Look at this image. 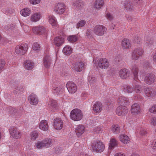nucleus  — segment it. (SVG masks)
Segmentation results:
<instances>
[{"label":"nucleus","mask_w":156,"mask_h":156,"mask_svg":"<svg viewBox=\"0 0 156 156\" xmlns=\"http://www.w3.org/2000/svg\"><path fill=\"white\" fill-rule=\"evenodd\" d=\"M91 146L93 151L97 153H101L105 150V146L101 140H96L92 143Z\"/></svg>","instance_id":"1"},{"label":"nucleus","mask_w":156,"mask_h":156,"mask_svg":"<svg viewBox=\"0 0 156 156\" xmlns=\"http://www.w3.org/2000/svg\"><path fill=\"white\" fill-rule=\"evenodd\" d=\"M28 49L27 44L22 43L16 46L15 48V52L18 55H22L27 53Z\"/></svg>","instance_id":"2"},{"label":"nucleus","mask_w":156,"mask_h":156,"mask_svg":"<svg viewBox=\"0 0 156 156\" xmlns=\"http://www.w3.org/2000/svg\"><path fill=\"white\" fill-rule=\"evenodd\" d=\"M32 31L35 34L46 37L47 35L48 30L44 26L39 25L33 27L32 28Z\"/></svg>","instance_id":"3"},{"label":"nucleus","mask_w":156,"mask_h":156,"mask_svg":"<svg viewBox=\"0 0 156 156\" xmlns=\"http://www.w3.org/2000/svg\"><path fill=\"white\" fill-rule=\"evenodd\" d=\"M83 117L82 112L80 109L75 108L73 109L70 113L71 119L75 121H80Z\"/></svg>","instance_id":"4"},{"label":"nucleus","mask_w":156,"mask_h":156,"mask_svg":"<svg viewBox=\"0 0 156 156\" xmlns=\"http://www.w3.org/2000/svg\"><path fill=\"white\" fill-rule=\"evenodd\" d=\"M66 8V5L63 3L58 2L54 6L53 11L56 14L62 15L65 12Z\"/></svg>","instance_id":"5"},{"label":"nucleus","mask_w":156,"mask_h":156,"mask_svg":"<svg viewBox=\"0 0 156 156\" xmlns=\"http://www.w3.org/2000/svg\"><path fill=\"white\" fill-rule=\"evenodd\" d=\"M145 95L151 99H154L156 98V88L151 87H146L144 90Z\"/></svg>","instance_id":"6"},{"label":"nucleus","mask_w":156,"mask_h":156,"mask_svg":"<svg viewBox=\"0 0 156 156\" xmlns=\"http://www.w3.org/2000/svg\"><path fill=\"white\" fill-rule=\"evenodd\" d=\"M9 132L12 137L16 139H20L22 136L20 131L15 127L12 126L9 129Z\"/></svg>","instance_id":"7"},{"label":"nucleus","mask_w":156,"mask_h":156,"mask_svg":"<svg viewBox=\"0 0 156 156\" xmlns=\"http://www.w3.org/2000/svg\"><path fill=\"white\" fill-rule=\"evenodd\" d=\"M106 28L102 25H97L94 27V32L96 35L102 36L107 32Z\"/></svg>","instance_id":"8"},{"label":"nucleus","mask_w":156,"mask_h":156,"mask_svg":"<svg viewBox=\"0 0 156 156\" xmlns=\"http://www.w3.org/2000/svg\"><path fill=\"white\" fill-rule=\"evenodd\" d=\"M128 111V109L126 107L120 105L117 107L116 113L118 116H123L126 115Z\"/></svg>","instance_id":"9"},{"label":"nucleus","mask_w":156,"mask_h":156,"mask_svg":"<svg viewBox=\"0 0 156 156\" xmlns=\"http://www.w3.org/2000/svg\"><path fill=\"white\" fill-rule=\"evenodd\" d=\"M42 17L40 12H37L32 14L30 17V20L32 23H36L39 21Z\"/></svg>","instance_id":"10"},{"label":"nucleus","mask_w":156,"mask_h":156,"mask_svg":"<svg viewBox=\"0 0 156 156\" xmlns=\"http://www.w3.org/2000/svg\"><path fill=\"white\" fill-rule=\"evenodd\" d=\"M98 64L99 67L104 69H107L109 66L108 60L105 58H100L98 61Z\"/></svg>","instance_id":"11"},{"label":"nucleus","mask_w":156,"mask_h":156,"mask_svg":"<svg viewBox=\"0 0 156 156\" xmlns=\"http://www.w3.org/2000/svg\"><path fill=\"white\" fill-rule=\"evenodd\" d=\"M63 122L59 118H56L54 120L53 126L55 129L61 130L63 127Z\"/></svg>","instance_id":"12"},{"label":"nucleus","mask_w":156,"mask_h":156,"mask_svg":"<svg viewBox=\"0 0 156 156\" xmlns=\"http://www.w3.org/2000/svg\"><path fill=\"white\" fill-rule=\"evenodd\" d=\"M155 76L154 74L148 73L145 77L144 81L147 84L151 85L155 82Z\"/></svg>","instance_id":"13"},{"label":"nucleus","mask_w":156,"mask_h":156,"mask_svg":"<svg viewBox=\"0 0 156 156\" xmlns=\"http://www.w3.org/2000/svg\"><path fill=\"white\" fill-rule=\"evenodd\" d=\"M66 87L70 93H75L77 90V87L75 84L71 82H69L66 84Z\"/></svg>","instance_id":"14"},{"label":"nucleus","mask_w":156,"mask_h":156,"mask_svg":"<svg viewBox=\"0 0 156 156\" xmlns=\"http://www.w3.org/2000/svg\"><path fill=\"white\" fill-rule=\"evenodd\" d=\"M48 107L50 111L52 112L55 111L58 108L57 101L55 100H51L48 102Z\"/></svg>","instance_id":"15"},{"label":"nucleus","mask_w":156,"mask_h":156,"mask_svg":"<svg viewBox=\"0 0 156 156\" xmlns=\"http://www.w3.org/2000/svg\"><path fill=\"white\" fill-rule=\"evenodd\" d=\"M28 100L30 104L32 105H36L38 102L37 96L34 94H31L28 97Z\"/></svg>","instance_id":"16"},{"label":"nucleus","mask_w":156,"mask_h":156,"mask_svg":"<svg viewBox=\"0 0 156 156\" xmlns=\"http://www.w3.org/2000/svg\"><path fill=\"white\" fill-rule=\"evenodd\" d=\"M131 114L133 115L138 114L140 112V108L139 105L135 103L131 106Z\"/></svg>","instance_id":"17"},{"label":"nucleus","mask_w":156,"mask_h":156,"mask_svg":"<svg viewBox=\"0 0 156 156\" xmlns=\"http://www.w3.org/2000/svg\"><path fill=\"white\" fill-rule=\"evenodd\" d=\"M65 42L64 38L61 37H55L53 41V44L57 47L61 46Z\"/></svg>","instance_id":"18"},{"label":"nucleus","mask_w":156,"mask_h":156,"mask_svg":"<svg viewBox=\"0 0 156 156\" xmlns=\"http://www.w3.org/2000/svg\"><path fill=\"white\" fill-rule=\"evenodd\" d=\"M83 68V63L82 62L76 63L73 64L72 69L77 72H80Z\"/></svg>","instance_id":"19"},{"label":"nucleus","mask_w":156,"mask_h":156,"mask_svg":"<svg viewBox=\"0 0 156 156\" xmlns=\"http://www.w3.org/2000/svg\"><path fill=\"white\" fill-rule=\"evenodd\" d=\"M119 138L120 141L124 144H126L130 142L129 138L125 134H120L119 136Z\"/></svg>","instance_id":"20"},{"label":"nucleus","mask_w":156,"mask_h":156,"mask_svg":"<svg viewBox=\"0 0 156 156\" xmlns=\"http://www.w3.org/2000/svg\"><path fill=\"white\" fill-rule=\"evenodd\" d=\"M48 19L49 23L53 28H55L57 27V22L56 19L54 16L50 15L48 16Z\"/></svg>","instance_id":"21"},{"label":"nucleus","mask_w":156,"mask_h":156,"mask_svg":"<svg viewBox=\"0 0 156 156\" xmlns=\"http://www.w3.org/2000/svg\"><path fill=\"white\" fill-rule=\"evenodd\" d=\"M121 45L123 49H128L131 47V43L130 41L127 38H124L122 41Z\"/></svg>","instance_id":"22"},{"label":"nucleus","mask_w":156,"mask_h":156,"mask_svg":"<svg viewBox=\"0 0 156 156\" xmlns=\"http://www.w3.org/2000/svg\"><path fill=\"white\" fill-rule=\"evenodd\" d=\"M48 125L47 121L46 120L41 121L39 124V128L42 130L47 131L48 129Z\"/></svg>","instance_id":"23"},{"label":"nucleus","mask_w":156,"mask_h":156,"mask_svg":"<svg viewBox=\"0 0 156 156\" xmlns=\"http://www.w3.org/2000/svg\"><path fill=\"white\" fill-rule=\"evenodd\" d=\"M85 131V127L82 125L78 126L75 129V132L78 137L81 136Z\"/></svg>","instance_id":"24"},{"label":"nucleus","mask_w":156,"mask_h":156,"mask_svg":"<svg viewBox=\"0 0 156 156\" xmlns=\"http://www.w3.org/2000/svg\"><path fill=\"white\" fill-rule=\"evenodd\" d=\"M24 68L28 70H30L34 68V64L33 62L30 60H27L24 63Z\"/></svg>","instance_id":"25"},{"label":"nucleus","mask_w":156,"mask_h":156,"mask_svg":"<svg viewBox=\"0 0 156 156\" xmlns=\"http://www.w3.org/2000/svg\"><path fill=\"white\" fill-rule=\"evenodd\" d=\"M104 3L103 0H96L94 4V8L97 10H100L102 8Z\"/></svg>","instance_id":"26"},{"label":"nucleus","mask_w":156,"mask_h":156,"mask_svg":"<svg viewBox=\"0 0 156 156\" xmlns=\"http://www.w3.org/2000/svg\"><path fill=\"white\" fill-rule=\"evenodd\" d=\"M102 109V105L99 102H97L93 105V109L94 112L99 113L101 112Z\"/></svg>","instance_id":"27"},{"label":"nucleus","mask_w":156,"mask_h":156,"mask_svg":"<svg viewBox=\"0 0 156 156\" xmlns=\"http://www.w3.org/2000/svg\"><path fill=\"white\" fill-rule=\"evenodd\" d=\"M31 12V9L29 8L25 7L22 9L20 11L21 15L23 17H27L30 15Z\"/></svg>","instance_id":"28"},{"label":"nucleus","mask_w":156,"mask_h":156,"mask_svg":"<svg viewBox=\"0 0 156 156\" xmlns=\"http://www.w3.org/2000/svg\"><path fill=\"white\" fill-rule=\"evenodd\" d=\"M119 74L122 79H126L129 76L128 70L126 69H121L119 71Z\"/></svg>","instance_id":"29"},{"label":"nucleus","mask_w":156,"mask_h":156,"mask_svg":"<svg viewBox=\"0 0 156 156\" xmlns=\"http://www.w3.org/2000/svg\"><path fill=\"white\" fill-rule=\"evenodd\" d=\"M117 102L121 105H127L129 103L128 99L123 96L120 97L117 100Z\"/></svg>","instance_id":"30"},{"label":"nucleus","mask_w":156,"mask_h":156,"mask_svg":"<svg viewBox=\"0 0 156 156\" xmlns=\"http://www.w3.org/2000/svg\"><path fill=\"white\" fill-rule=\"evenodd\" d=\"M131 72L133 75L134 80L136 82H138L139 80L137 78L138 69L136 66L134 65L133 66L131 69Z\"/></svg>","instance_id":"31"},{"label":"nucleus","mask_w":156,"mask_h":156,"mask_svg":"<svg viewBox=\"0 0 156 156\" xmlns=\"http://www.w3.org/2000/svg\"><path fill=\"white\" fill-rule=\"evenodd\" d=\"M45 147H49L52 144V140L51 139L49 138H45L42 140Z\"/></svg>","instance_id":"32"},{"label":"nucleus","mask_w":156,"mask_h":156,"mask_svg":"<svg viewBox=\"0 0 156 156\" xmlns=\"http://www.w3.org/2000/svg\"><path fill=\"white\" fill-rule=\"evenodd\" d=\"M73 49L70 46L66 45L63 48V53L66 55H69L71 54L72 52Z\"/></svg>","instance_id":"33"},{"label":"nucleus","mask_w":156,"mask_h":156,"mask_svg":"<svg viewBox=\"0 0 156 156\" xmlns=\"http://www.w3.org/2000/svg\"><path fill=\"white\" fill-rule=\"evenodd\" d=\"M118 142L115 138H112L110 140L109 144V148L110 149H113L115 147L117 146Z\"/></svg>","instance_id":"34"},{"label":"nucleus","mask_w":156,"mask_h":156,"mask_svg":"<svg viewBox=\"0 0 156 156\" xmlns=\"http://www.w3.org/2000/svg\"><path fill=\"white\" fill-rule=\"evenodd\" d=\"M134 91L137 93H140L143 90V87L140 83L136 84L133 87Z\"/></svg>","instance_id":"35"},{"label":"nucleus","mask_w":156,"mask_h":156,"mask_svg":"<svg viewBox=\"0 0 156 156\" xmlns=\"http://www.w3.org/2000/svg\"><path fill=\"white\" fill-rule=\"evenodd\" d=\"M51 59L49 56H46L43 60V63L45 67H48L51 63Z\"/></svg>","instance_id":"36"},{"label":"nucleus","mask_w":156,"mask_h":156,"mask_svg":"<svg viewBox=\"0 0 156 156\" xmlns=\"http://www.w3.org/2000/svg\"><path fill=\"white\" fill-rule=\"evenodd\" d=\"M111 129L114 134H117L119 133L120 129L118 125L113 124L112 126Z\"/></svg>","instance_id":"37"},{"label":"nucleus","mask_w":156,"mask_h":156,"mask_svg":"<svg viewBox=\"0 0 156 156\" xmlns=\"http://www.w3.org/2000/svg\"><path fill=\"white\" fill-rule=\"evenodd\" d=\"M39 136L38 132L37 131H34L32 132L30 134V139L32 141L35 140Z\"/></svg>","instance_id":"38"},{"label":"nucleus","mask_w":156,"mask_h":156,"mask_svg":"<svg viewBox=\"0 0 156 156\" xmlns=\"http://www.w3.org/2000/svg\"><path fill=\"white\" fill-rule=\"evenodd\" d=\"M53 92L56 95L62 94L63 92V89L60 87H54L53 88Z\"/></svg>","instance_id":"39"},{"label":"nucleus","mask_w":156,"mask_h":156,"mask_svg":"<svg viewBox=\"0 0 156 156\" xmlns=\"http://www.w3.org/2000/svg\"><path fill=\"white\" fill-rule=\"evenodd\" d=\"M34 147L37 149H41L43 147H45L43 140H38L35 143Z\"/></svg>","instance_id":"40"},{"label":"nucleus","mask_w":156,"mask_h":156,"mask_svg":"<svg viewBox=\"0 0 156 156\" xmlns=\"http://www.w3.org/2000/svg\"><path fill=\"white\" fill-rule=\"evenodd\" d=\"M136 54L140 56H142L144 53V50L141 47H139L135 49L133 51Z\"/></svg>","instance_id":"41"},{"label":"nucleus","mask_w":156,"mask_h":156,"mask_svg":"<svg viewBox=\"0 0 156 156\" xmlns=\"http://www.w3.org/2000/svg\"><path fill=\"white\" fill-rule=\"evenodd\" d=\"M73 5L74 7L77 9H80L83 5L82 2L80 1H76L73 3Z\"/></svg>","instance_id":"42"},{"label":"nucleus","mask_w":156,"mask_h":156,"mask_svg":"<svg viewBox=\"0 0 156 156\" xmlns=\"http://www.w3.org/2000/svg\"><path fill=\"white\" fill-rule=\"evenodd\" d=\"M67 40L70 42L73 43L77 40V38L75 35H70L67 37Z\"/></svg>","instance_id":"43"},{"label":"nucleus","mask_w":156,"mask_h":156,"mask_svg":"<svg viewBox=\"0 0 156 156\" xmlns=\"http://www.w3.org/2000/svg\"><path fill=\"white\" fill-rule=\"evenodd\" d=\"M86 24V22L85 20H82L79 21L76 25V27L77 28L80 27H83Z\"/></svg>","instance_id":"44"},{"label":"nucleus","mask_w":156,"mask_h":156,"mask_svg":"<svg viewBox=\"0 0 156 156\" xmlns=\"http://www.w3.org/2000/svg\"><path fill=\"white\" fill-rule=\"evenodd\" d=\"M32 49L35 51H37L40 50V45L37 42H35L32 45Z\"/></svg>","instance_id":"45"},{"label":"nucleus","mask_w":156,"mask_h":156,"mask_svg":"<svg viewBox=\"0 0 156 156\" xmlns=\"http://www.w3.org/2000/svg\"><path fill=\"white\" fill-rule=\"evenodd\" d=\"M124 90L125 92L127 93H131L133 91V89L129 86H125L124 87Z\"/></svg>","instance_id":"46"},{"label":"nucleus","mask_w":156,"mask_h":156,"mask_svg":"<svg viewBox=\"0 0 156 156\" xmlns=\"http://www.w3.org/2000/svg\"><path fill=\"white\" fill-rule=\"evenodd\" d=\"M149 112L153 114H156V104L153 105L149 109Z\"/></svg>","instance_id":"47"},{"label":"nucleus","mask_w":156,"mask_h":156,"mask_svg":"<svg viewBox=\"0 0 156 156\" xmlns=\"http://www.w3.org/2000/svg\"><path fill=\"white\" fill-rule=\"evenodd\" d=\"M88 79V81L90 84H93L96 81L95 77L91 76H89Z\"/></svg>","instance_id":"48"},{"label":"nucleus","mask_w":156,"mask_h":156,"mask_svg":"<svg viewBox=\"0 0 156 156\" xmlns=\"http://www.w3.org/2000/svg\"><path fill=\"white\" fill-rule=\"evenodd\" d=\"M41 0H29L30 3L32 5H36L39 4Z\"/></svg>","instance_id":"49"},{"label":"nucleus","mask_w":156,"mask_h":156,"mask_svg":"<svg viewBox=\"0 0 156 156\" xmlns=\"http://www.w3.org/2000/svg\"><path fill=\"white\" fill-rule=\"evenodd\" d=\"M125 8L127 10H130L133 8V6L130 5L129 3L127 2H126L124 5Z\"/></svg>","instance_id":"50"},{"label":"nucleus","mask_w":156,"mask_h":156,"mask_svg":"<svg viewBox=\"0 0 156 156\" xmlns=\"http://www.w3.org/2000/svg\"><path fill=\"white\" fill-rule=\"evenodd\" d=\"M133 41L136 44L140 43L141 41V38L138 37L134 36L133 37Z\"/></svg>","instance_id":"51"},{"label":"nucleus","mask_w":156,"mask_h":156,"mask_svg":"<svg viewBox=\"0 0 156 156\" xmlns=\"http://www.w3.org/2000/svg\"><path fill=\"white\" fill-rule=\"evenodd\" d=\"M5 65V62L4 60H0V71L2 70Z\"/></svg>","instance_id":"52"},{"label":"nucleus","mask_w":156,"mask_h":156,"mask_svg":"<svg viewBox=\"0 0 156 156\" xmlns=\"http://www.w3.org/2000/svg\"><path fill=\"white\" fill-rule=\"evenodd\" d=\"M138 58V57L136 55V54L133 51L131 55V59L132 60H136Z\"/></svg>","instance_id":"53"},{"label":"nucleus","mask_w":156,"mask_h":156,"mask_svg":"<svg viewBox=\"0 0 156 156\" xmlns=\"http://www.w3.org/2000/svg\"><path fill=\"white\" fill-rule=\"evenodd\" d=\"M151 123L154 126L156 125V117H153L151 121Z\"/></svg>","instance_id":"54"},{"label":"nucleus","mask_w":156,"mask_h":156,"mask_svg":"<svg viewBox=\"0 0 156 156\" xmlns=\"http://www.w3.org/2000/svg\"><path fill=\"white\" fill-rule=\"evenodd\" d=\"M147 132L146 130L141 129L140 131V134L142 136H144L145 135L147 134Z\"/></svg>","instance_id":"55"},{"label":"nucleus","mask_w":156,"mask_h":156,"mask_svg":"<svg viewBox=\"0 0 156 156\" xmlns=\"http://www.w3.org/2000/svg\"><path fill=\"white\" fill-rule=\"evenodd\" d=\"M151 147L154 150L156 151V139L153 140L151 144Z\"/></svg>","instance_id":"56"},{"label":"nucleus","mask_w":156,"mask_h":156,"mask_svg":"<svg viewBox=\"0 0 156 156\" xmlns=\"http://www.w3.org/2000/svg\"><path fill=\"white\" fill-rule=\"evenodd\" d=\"M106 18L109 20H112L113 18L112 15L110 13H107L106 14Z\"/></svg>","instance_id":"57"},{"label":"nucleus","mask_w":156,"mask_h":156,"mask_svg":"<svg viewBox=\"0 0 156 156\" xmlns=\"http://www.w3.org/2000/svg\"><path fill=\"white\" fill-rule=\"evenodd\" d=\"M81 96L83 99H85L87 97V94L85 93H83L81 94Z\"/></svg>","instance_id":"58"},{"label":"nucleus","mask_w":156,"mask_h":156,"mask_svg":"<svg viewBox=\"0 0 156 156\" xmlns=\"http://www.w3.org/2000/svg\"><path fill=\"white\" fill-rule=\"evenodd\" d=\"M114 156H126V155L122 152L117 153L114 155Z\"/></svg>","instance_id":"59"},{"label":"nucleus","mask_w":156,"mask_h":156,"mask_svg":"<svg viewBox=\"0 0 156 156\" xmlns=\"http://www.w3.org/2000/svg\"><path fill=\"white\" fill-rule=\"evenodd\" d=\"M152 58L153 61L156 63V52L152 54Z\"/></svg>","instance_id":"60"},{"label":"nucleus","mask_w":156,"mask_h":156,"mask_svg":"<svg viewBox=\"0 0 156 156\" xmlns=\"http://www.w3.org/2000/svg\"><path fill=\"white\" fill-rule=\"evenodd\" d=\"M19 90V88L18 87H17L14 90V93L15 94H16L17 93L18 91Z\"/></svg>","instance_id":"61"},{"label":"nucleus","mask_w":156,"mask_h":156,"mask_svg":"<svg viewBox=\"0 0 156 156\" xmlns=\"http://www.w3.org/2000/svg\"><path fill=\"white\" fill-rule=\"evenodd\" d=\"M130 156H140L139 155L136 153L133 154Z\"/></svg>","instance_id":"62"},{"label":"nucleus","mask_w":156,"mask_h":156,"mask_svg":"<svg viewBox=\"0 0 156 156\" xmlns=\"http://www.w3.org/2000/svg\"><path fill=\"white\" fill-rule=\"evenodd\" d=\"M126 18H127V19L129 20H130L131 19L130 18L127 17V16H126Z\"/></svg>","instance_id":"63"},{"label":"nucleus","mask_w":156,"mask_h":156,"mask_svg":"<svg viewBox=\"0 0 156 156\" xmlns=\"http://www.w3.org/2000/svg\"><path fill=\"white\" fill-rule=\"evenodd\" d=\"M86 35H87V36H88V35H89L88 34V33H87V34H86Z\"/></svg>","instance_id":"64"}]
</instances>
